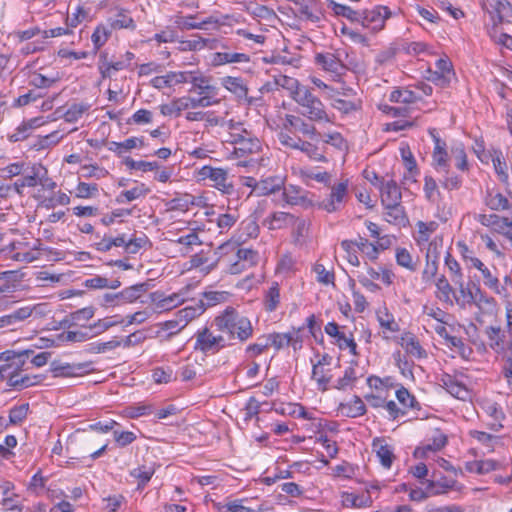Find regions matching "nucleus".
<instances>
[{
	"instance_id": "obj_31",
	"label": "nucleus",
	"mask_w": 512,
	"mask_h": 512,
	"mask_svg": "<svg viewBox=\"0 0 512 512\" xmlns=\"http://www.w3.org/2000/svg\"><path fill=\"white\" fill-rule=\"evenodd\" d=\"M446 443V436L439 433L433 438L432 443L416 448L414 451V456L417 458H426L428 457L429 453H434L441 450L446 445Z\"/></svg>"
},
{
	"instance_id": "obj_33",
	"label": "nucleus",
	"mask_w": 512,
	"mask_h": 512,
	"mask_svg": "<svg viewBox=\"0 0 512 512\" xmlns=\"http://www.w3.org/2000/svg\"><path fill=\"white\" fill-rule=\"evenodd\" d=\"M492 163L498 180L505 185H509L508 167L501 151L494 150Z\"/></svg>"
},
{
	"instance_id": "obj_9",
	"label": "nucleus",
	"mask_w": 512,
	"mask_h": 512,
	"mask_svg": "<svg viewBox=\"0 0 512 512\" xmlns=\"http://www.w3.org/2000/svg\"><path fill=\"white\" fill-rule=\"evenodd\" d=\"M314 59L316 65L325 72L330 73L334 79L340 78L345 73L346 66L334 53H316Z\"/></svg>"
},
{
	"instance_id": "obj_27",
	"label": "nucleus",
	"mask_w": 512,
	"mask_h": 512,
	"mask_svg": "<svg viewBox=\"0 0 512 512\" xmlns=\"http://www.w3.org/2000/svg\"><path fill=\"white\" fill-rule=\"evenodd\" d=\"M484 203L493 211H503L510 208V203L507 197L494 190H488L486 192Z\"/></svg>"
},
{
	"instance_id": "obj_53",
	"label": "nucleus",
	"mask_w": 512,
	"mask_h": 512,
	"mask_svg": "<svg viewBox=\"0 0 512 512\" xmlns=\"http://www.w3.org/2000/svg\"><path fill=\"white\" fill-rule=\"evenodd\" d=\"M331 106L343 114H349L360 108V101L346 99V97H338L333 99Z\"/></svg>"
},
{
	"instance_id": "obj_36",
	"label": "nucleus",
	"mask_w": 512,
	"mask_h": 512,
	"mask_svg": "<svg viewBox=\"0 0 512 512\" xmlns=\"http://www.w3.org/2000/svg\"><path fill=\"white\" fill-rule=\"evenodd\" d=\"M270 346H273L276 350H280L285 346L292 345L294 349L297 348V344L299 343L298 336L294 337L289 333H273L267 335Z\"/></svg>"
},
{
	"instance_id": "obj_30",
	"label": "nucleus",
	"mask_w": 512,
	"mask_h": 512,
	"mask_svg": "<svg viewBox=\"0 0 512 512\" xmlns=\"http://www.w3.org/2000/svg\"><path fill=\"white\" fill-rule=\"evenodd\" d=\"M340 411L346 417L357 418L366 413V406L360 397L354 396L349 402L340 405Z\"/></svg>"
},
{
	"instance_id": "obj_32",
	"label": "nucleus",
	"mask_w": 512,
	"mask_h": 512,
	"mask_svg": "<svg viewBox=\"0 0 512 512\" xmlns=\"http://www.w3.org/2000/svg\"><path fill=\"white\" fill-rule=\"evenodd\" d=\"M485 413L492 418L490 423L491 429L499 431L502 427V421L505 419V414L502 409L495 402H486L483 405Z\"/></svg>"
},
{
	"instance_id": "obj_41",
	"label": "nucleus",
	"mask_w": 512,
	"mask_h": 512,
	"mask_svg": "<svg viewBox=\"0 0 512 512\" xmlns=\"http://www.w3.org/2000/svg\"><path fill=\"white\" fill-rule=\"evenodd\" d=\"M445 266L447 267V269L450 272V277H451L452 282L455 285L460 286V288H463L464 280H463L462 269H461L458 261L451 255L450 252L446 253Z\"/></svg>"
},
{
	"instance_id": "obj_52",
	"label": "nucleus",
	"mask_w": 512,
	"mask_h": 512,
	"mask_svg": "<svg viewBox=\"0 0 512 512\" xmlns=\"http://www.w3.org/2000/svg\"><path fill=\"white\" fill-rule=\"evenodd\" d=\"M155 473V469L153 466H140L138 468L133 469L130 472V475L138 480V488H143L151 479L153 474Z\"/></svg>"
},
{
	"instance_id": "obj_46",
	"label": "nucleus",
	"mask_w": 512,
	"mask_h": 512,
	"mask_svg": "<svg viewBox=\"0 0 512 512\" xmlns=\"http://www.w3.org/2000/svg\"><path fill=\"white\" fill-rule=\"evenodd\" d=\"M312 273L314 274V277L316 279V281L320 284V285H324V286H329V285H332L334 286V280H335V275H334V272L332 270H328L326 269V267L322 264H315L312 268Z\"/></svg>"
},
{
	"instance_id": "obj_49",
	"label": "nucleus",
	"mask_w": 512,
	"mask_h": 512,
	"mask_svg": "<svg viewBox=\"0 0 512 512\" xmlns=\"http://www.w3.org/2000/svg\"><path fill=\"white\" fill-rule=\"evenodd\" d=\"M326 145H330L339 151L347 150V142L340 132L333 131L319 135Z\"/></svg>"
},
{
	"instance_id": "obj_16",
	"label": "nucleus",
	"mask_w": 512,
	"mask_h": 512,
	"mask_svg": "<svg viewBox=\"0 0 512 512\" xmlns=\"http://www.w3.org/2000/svg\"><path fill=\"white\" fill-rule=\"evenodd\" d=\"M45 304H36L32 308L25 307L15 311L12 314L0 317V328L14 325L18 321H22L30 317L33 312L37 314L44 313Z\"/></svg>"
},
{
	"instance_id": "obj_40",
	"label": "nucleus",
	"mask_w": 512,
	"mask_h": 512,
	"mask_svg": "<svg viewBox=\"0 0 512 512\" xmlns=\"http://www.w3.org/2000/svg\"><path fill=\"white\" fill-rule=\"evenodd\" d=\"M222 85L239 98L246 97L248 88L240 77L226 76L222 79Z\"/></svg>"
},
{
	"instance_id": "obj_44",
	"label": "nucleus",
	"mask_w": 512,
	"mask_h": 512,
	"mask_svg": "<svg viewBox=\"0 0 512 512\" xmlns=\"http://www.w3.org/2000/svg\"><path fill=\"white\" fill-rule=\"evenodd\" d=\"M420 97L412 90L407 88L395 89L390 93L389 100L395 103L411 104L419 100Z\"/></svg>"
},
{
	"instance_id": "obj_63",
	"label": "nucleus",
	"mask_w": 512,
	"mask_h": 512,
	"mask_svg": "<svg viewBox=\"0 0 512 512\" xmlns=\"http://www.w3.org/2000/svg\"><path fill=\"white\" fill-rule=\"evenodd\" d=\"M341 248L345 252V258L353 266H359L360 261L357 255L355 244L352 240H343L340 244Z\"/></svg>"
},
{
	"instance_id": "obj_26",
	"label": "nucleus",
	"mask_w": 512,
	"mask_h": 512,
	"mask_svg": "<svg viewBox=\"0 0 512 512\" xmlns=\"http://www.w3.org/2000/svg\"><path fill=\"white\" fill-rule=\"evenodd\" d=\"M145 145L144 138L131 137L123 142L111 141L108 143V150L114 152L118 156L128 152L134 148H142Z\"/></svg>"
},
{
	"instance_id": "obj_35",
	"label": "nucleus",
	"mask_w": 512,
	"mask_h": 512,
	"mask_svg": "<svg viewBox=\"0 0 512 512\" xmlns=\"http://www.w3.org/2000/svg\"><path fill=\"white\" fill-rule=\"evenodd\" d=\"M42 167H33L30 174L24 175L22 178L16 180L13 184V189L19 195L22 194V191L25 187H35L39 183V172Z\"/></svg>"
},
{
	"instance_id": "obj_5",
	"label": "nucleus",
	"mask_w": 512,
	"mask_h": 512,
	"mask_svg": "<svg viewBox=\"0 0 512 512\" xmlns=\"http://www.w3.org/2000/svg\"><path fill=\"white\" fill-rule=\"evenodd\" d=\"M191 89L189 92H196L199 95V99H201L206 107H210L216 105L220 102L218 99V88L211 84V78L205 76L199 71H195V74L192 78Z\"/></svg>"
},
{
	"instance_id": "obj_4",
	"label": "nucleus",
	"mask_w": 512,
	"mask_h": 512,
	"mask_svg": "<svg viewBox=\"0 0 512 512\" xmlns=\"http://www.w3.org/2000/svg\"><path fill=\"white\" fill-rule=\"evenodd\" d=\"M197 174L200 179L209 180L210 185L221 193L227 195L234 193V184L227 169L205 165L198 170Z\"/></svg>"
},
{
	"instance_id": "obj_55",
	"label": "nucleus",
	"mask_w": 512,
	"mask_h": 512,
	"mask_svg": "<svg viewBox=\"0 0 512 512\" xmlns=\"http://www.w3.org/2000/svg\"><path fill=\"white\" fill-rule=\"evenodd\" d=\"M90 108V105L87 103H74L72 104L64 114L65 121L69 123H73L78 121L82 115L87 112Z\"/></svg>"
},
{
	"instance_id": "obj_23",
	"label": "nucleus",
	"mask_w": 512,
	"mask_h": 512,
	"mask_svg": "<svg viewBox=\"0 0 512 512\" xmlns=\"http://www.w3.org/2000/svg\"><path fill=\"white\" fill-rule=\"evenodd\" d=\"M284 186V179L281 176H270L261 179L256 186V196H266L280 191Z\"/></svg>"
},
{
	"instance_id": "obj_48",
	"label": "nucleus",
	"mask_w": 512,
	"mask_h": 512,
	"mask_svg": "<svg viewBox=\"0 0 512 512\" xmlns=\"http://www.w3.org/2000/svg\"><path fill=\"white\" fill-rule=\"evenodd\" d=\"M74 193L79 199L95 198L99 195V186L96 183L79 182Z\"/></svg>"
},
{
	"instance_id": "obj_60",
	"label": "nucleus",
	"mask_w": 512,
	"mask_h": 512,
	"mask_svg": "<svg viewBox=\"0 0 512 512\" xmlns=\"http://www.w3.org/2000/svg\"><path fill=\"white\" fill-rule=\"evenodd\" d=\"M180 113L188 109L206 108L205 103L198 97L183 96L176 98Z\"/></svg>"
},
{
	"instance_id": "obj_12",
	"label": "nucleus",
	"mask_w": 512,
	"mask_h": 512,
	"mask_svg": "<svg viewBox=\"0 0 512 512\" xmlns=\"http://www.w3.org/2000/svg\"><path fill=\"white\" fill-rule=\"evenodd\" d=\"M155 310L166 311L171 310L184 301V297L180 293H172L165 295L162 291H156L149 295Z\"/></svg>"
},
{
	"instance_id": "obj_47",
	"label": "nucleus",
	"mask_w": 512,
	"mask_h": 512,
	"mask_svg": "<svg viewBox=\"0 0 512 512\" xmlns=\"http://www.w3.org/2000/svg\"><path fill=\"white\" fill-rule=\"evenodd\" d=\"M111 29H134L135 23L132 17L124 10L119 11L115 18L109 19Z\"/></svg>"
},
{
	"instance_id": "obj_34",
	"label": "nucleus",
	"mask_w": 512,
	"mask_h": 512,
	"mask_svg": "<svg viewBox=\"0 0 512 512\" xmlns=\"http://www.w3.org/2000/svg\"><path fill=\"white\" fill-rule=\"evenodd\" d=\"M328 8L333 11L336 16H341L351 22L358 23L360 11H356L347 5L337 3L334 0H327Z\"/></svg>"
},
{
	"instance_id": "obj_20",
	"label": "nucleus",
	"mask_w": 512,
	"mask_h": 512,
	"mask_svg": "<svg viewBox=\"0 0 512 512\" xmlns=\"http://www.w3.org/2000/svg\"><path fill=\"white\" fill-rule=\"evenodd\" d=\"M384 219L393 225L405 226L409 220L404 206L400 203L383 205Z\"/></svg>"
},
{
	"instance_id": "obj_13",
	"label": "nucleus",
	"mask_w": 512,
	"mask_h": 512,
	"mask_svg": "<svg viewBox=\"0 0 512 512\" xmlns=\"http://www.w3.org/2000/svg\"><path fill=\"white\" fill-rule=\"evenodd\" d=\"M194 15L188 16H175L174 23L181 30H192V29H208L209 26L218 27L221 22L218 18L210 16L201 22L194 21Z\"/></svg>"
},
{
	"instance_id": "obj_8",
	"label": "nucleus",
	"mask_w": 512,
	"mask_h": 512,
	"mask_svg": "<svg viewBox=\"0 0 512 512\" xmlns=\"http://www.w3.org/2000/svg\"><path fill=\"white\" fill-rule=\"evenodd\" d=\"M391 12L386 6H376L371 10L365 9L360 11V19L358 21L365 28H369L373 31L381 30L385 21L390 17Z\"/></svg>"
},
{
	"instance_id": "obj_57",
	"label": "nucleus",
	"mask_w": 512,
	"mask_h": 512,
	"mask_svg": "<svg viewBox=\"0 0 512 512\" xmlns=\"http://www.w3.org/2000/svg\"><path fill=\"white\" fill-rule=\"evenodd\" d=\"M395 257L398 265L410 271L416 270L417 262L413 260L412 255L406 248H397Z\"/></svg>"
},
{
	"instance_id": "obj_19",
	"label": "nucleus",
	"mask_w": 512,
	"mask_h": 512,
	"mask_svg": "<svg viewBox=\"0 0 512 512\" xmlns=\"http://www.w3.org/2000/svg\"><path fill=\"white\" fill-rule=\"evenodd\" d=\"M480 292L481 290H475L474 294L473 290H439L437 296L440 299L449 300L451 302L453 298L457 304L464 306L466 304L476 303L477 294Z\"/></svg>"
},
{
	"instance_id": "obj_62",
	"label": "nucleus",
	"mask_w": 512,
	"mask_h": 512,
	"mask_svg": "<svg viewBox=\"0 0 512 512\" xmlns=\"http://www.w3.org/2000/svg\"><path fill=\"white\" fill-rule=\"evenodd\" d=\"M312 378L317 382L319 390L326 391L328 389L331 376L326 375L323 367L319 365H313Z\"/></svg>"
},
{
	"instance_id": "obj_58",
	"label": "nucleus",
	"mask_w": 512,
	"mask_h": 512,
	"mask_svg": "<svg viewBox=\"0 0 512 512\" xmlns=\"http://www.w3.org/2000/svg\"><path fill=\"white\" fill-rule=\"evenodd\" d=\"M301 189L294 185L288 187L283 186V200L289 205H299L304 201V197L300 195Z\"/></svg>"
},
{
	"instance_id": "obj_17",
	"label": "nucleus",
	"mask_w": 512,
	"mask_h": 512,
	"mask_svg": "<svg viewBox=\"0 0 512 512\" xmlns=\"http://www.w3.org/2000/svg\"><path fill=\"white\" fill-rule=\"evenodd\" d=\"M381 193V204L388 205L394 203H400L402 201L401 189L397 182L393 179L382 181L379 185Z\"/></svg>"
},
{
	"instance_id": "obj_3",
	"label": "nucleus",
	"mask_w": 512,
	"mask_h": 512,
	"mask_svg": "<svg viewBox=\"0 0 512 512\" xmlns=\"http://www.w3.org/2000/svg\"><path fill=\"white\" fill-rule=\"evenodd\" d=\"M214 324L221 332L227 333L230 338H237L246 341L253 334V327L250 320L240 315L232 307H227L219 316L214 319Z\"/></svg>"
},
{
	"instance_id": "obj_61",
	"label": "nucleus",
	"mask_w": 512,
	"mask_h": 512,
	"mask_svg": "<svg viewBox=\"0 0 512 512\" xmlns=\"http://www.w3.org/2000/svg\"><path fill=\"white\" fill-rule=\"evenodd\" d=\"M301 177L306 181L315 180L326 186L330 185L331 182V174L326 171L301 170Z\"/></svg>"
},
{
	"instance_id": "obj_11",
	"label": "nucleus",
	"mask_w": 512,
	"mask_h": 512,
	"mask_svg": "<svg viewBox=\"0 0 512 512\" xmlns=\"http://www.w3.org/2000/svg\"><path fill=\"white\" fill-rule=\"evenodd\" d=\"M224 341L222 336H214L207 328L197 333L195 349L204 353H215Z\"/></svg>"
},
{
	"instance_id": "obj_18",
	"label": "nucleus",
	"mask_w": 512,
	"mask_h": 512,
	"mask_svg": "<svg viewBox=\"0 0 512 512\" xmlns=\"http://www.w3.org/2000/svg\"><path fill=\"white\" fill-rule=\"evenodd\" d=\"M19 370H11L6 372V379L8 380V385L17 390H22L33 385H36L41 382L42 377L39 375H20L18 373Z\"/></svg>"
},
{
	"instance_id": "obj_15",
	"label": "nucleus",
	"mask_w": 512,
	"mask_h": 512,
	"mask_svg": "<svg viewBox=\"0 0 512 512\" xmlns=\"http://www.w3.org/2000/svg\"><path fill=\"white\" fill-rule=\"evenodd\" d=\"M477 220L483 226L491 227L495 232L505 236L508 229L512 228V220L497 214H479Z\"/></svg>"
},
{
	"instance_id": "obj_6",
	"label": "nucleus",
	"mask_w": 512,
	"mask_h": 512,
	"mask_svg": "<svg viewBox=\"0 0 512 512\" xmlns=\"http://www.w3.org/2000/svg\"><path fill=\"white\" fill-rule=\"evenodd\" d=\"M348 198V180L341 181L331 187L329 196L317 204L319 209L334 213L341 209Z\"/></svg>"
},
{
	"instance_id": "obj_14",
	"label": "nucleus",
	"mask_w": 512,
	"mask_h": 512,
	"mask_svg": "<svg viewBox=\"0 0 512 512\" xmlns=\"http://www.w3.org/2000/svg\"><path fill=\"white\" fill-rule=\"evenodd\" d=\"M295 221L296 216L294 214L284 211H275L270 213L263 220L262 224L269 230H280L292 227Z\"/></svg>"
},
{
	"instance_id": "obj_50",
	"label": "nucleus",
	"mask_w": 512,
	"mask_h": 512,
	"mask_svg": "<svg viewBox=\"0 0 512 512\" xmlns=\"http://www.w3.org/2000/svg\"><path fill=\"white\" fill-rule=\"evenodd\" d=\"M148 237L144 234L137 237L136 235L129 236L126 243L125 252L128 254H137L141 249L150 246Z\"/></svg>"
},
{
	"instance_id": "obj_42",
	"label": "nucleus",
	"mask_w": 512,
	"mask_h": 512,
	"mask_svg": "<svg viewBox=\"0 0 512 512\" xmlns=\"http://www.w3.org/2000/svg\"><path fill=\"white\" fill-rule=\"evenodd\" d=\"M297 150L304 153L310 160L323 163L328 161L324 153L319 151L318 146L309 141L301 139Z\"/></svg>"
},
{
	"instance_id": "obj_25",
	"label": "nucleus",
	"mask_w": 512,
	"mask_h": 512,
	"mask_svg": "<svg viewBox=\"0 0 512 512\" xmlns=\"http://www.w3.org/2000/svg\"><path fill=\"white\" fill-rule=\"evenodd\" d=\"M249 61L250 57L245 53L216 52L211 58L213 66H221L228 63H247Z\"/></svg>"
},
{
	"instance_id": "obj_64",
	"label": "nucleus",
	"mask_w": 512,
	"mask_h": 512,
	"mask_svg": "<svg viewBox=\"0 0 512 512\" xmlns=\"http://www.w3.org/2000/svg\"><path fill=\"white\" fill-rule=\"evenodd\" d=\"M357 376L355 369L353 367H348L344 371L343 377L339 378L334 385V388L338 390H345L348 387H351L353 383L356 381Z\"/></svg>"
},
{
	"instance_id": "obj_38",
	"label": "nucleus",
	"mask_w": 512,
	"mask_h": 512,
	"mask_svg": "<svg viewBox=\"0 0 512 512\" xmlns=\"http://www.w3.org/2000/svg\"><path fill=\"white\" fill-rule=\"evenodd\" d=\"M401 346L408 354L418 359L425 358L427 356L426 351L412 334H406L402 337Z\"/></svg>"
},
{
	"instance_id": "obj_28",
	"label": "nucleus",
	"mask_w": 512,
	"mask_h": 512,
	"mask_svg": "<svg viewBox=\"0 0 512 512\" xmlns=\"http://www.w3.org/2000/svg\"><path fill=\"white\" fill-rule=\"evenodd\" d=\"M439 381L447 392L456 398L461 399L467 393L465 386L459 383L454 376L448 373H442Z\"/></svg>"
},
{
	"instance_id": "obj_51",
	"label": "nucleus",
	"mask_w": 512,
	"mask_h": 512,
	"mask_svg": "<svg viewBox=\"0 0 512 512\" xmlns=\"http://www.w3.org/2000/svg\"><path fill=\"white\" fill-rule=\"evenodd\" d=\"M196 197L191 194H183L173 198L169 205L171 210L188 211L191 206L196 205Z\"/></svg>"
},
{
	"instance_id": "obj_29",
	"label": "nucleus",
	"mask_w": 512,
	"mask_h": 512,
	"mask_svg": "<svg viewBox=\"0 0 512 512\" xmlns=\"http://www.w3.org/2000/svg\"><path fill=\"white\" fill-rule=\"evenodd\" d=\"M469 435L482 445L483 453L493 452L495 447L500 443V438L498 436L488 434L483 431L471 430Z\"/></svg>"
},
{
	"instance_id": "obj_37",
	"label": "nucleus",
	"mask_w": 512,
	"mask_h": 512,
	"mask_svg": "<svg viewBox=\"0 0 512 512\" xmlns=\"http://www.w3.org/2000/svg\"><path fill=\"white\" fill-rule=\"evenodd\" d=\"M376 317L382 329L392 333L400 331L399 324L395 321L393 314H391L386 307H380L376 311Z\"/></svg>"
},
{
	"instance_id": "obj_54",
	"label": "nucleus",
	"mask_w": 512,
	"mask_h": 512,
	"mask_svg": "<svg viewBox=\"0 0 512 512\" xmlns=\"http://www.w3.org/2000/svg\"><path fill=\"white\" fill-rule=\"evenodd\" d=\"M486 335L490 341V347L492 349L499 351L504 348V335L500 327H487Z\"/></svg>"
},
{
	"instance_id": "obj_10",
	"label": "nucleus",
	"mask_w": 512,
	"mask_h": 512,
	"mask_svg": "<svg viewBox=\"0 0 512 512\" xmlns=\"http://www.w3.org/2000/svg\"><path fill=\"white\" fill-rule=\"evenodd\" d=\"M92 371L91 363H63L52 364L55 377H79Z\"/></svg>"
},
{
	"instance_id": "obj_2",
	"label": "nucleus",
	"mask_w": 512,
	"mask_h": 512,
	"mask_svg": "<svg viewBox=\"0 0 512 512\" xmlns=\"http://www.w3.org/2000/svg\"><path fill=\"white\" fill-rule=\"evenodd\" d=\"M284 81L291 89L292 99L302 108L301 114L312 122L332 123L323 102L311 90L293 78L284 77Z\"/></svg>"
},
{
	"instance_id": "obj_43",
	"label": "nucleus",
	"mask_w": 512,
	"mask_h": 512,
	"mask_svg": "<svg viewBox=\"0 0 512 512\" xmlns=\"http://www.w3.org/2000/svg\"><path fill=\"white\" fill-rule=\"evenodd\" d=\"M368 275L371 280L378 281L383 285L390 286L393 285L394 273L382 266H378L376 268H369Z\"/></svg>"
},
{
	"instance_id": "obj_24",
	"label": "nucleus",
	"mask_w": 512,
	"mask_h": 512,
	"mask_svg": "<svg viewBox=\"0 0 512 512\" xmlns=\"http://www.w3.org/2000/svg\"><path fill=\"white\" fill-rule=\"evenodd\" d=\"M141 290H122L118 293H107L104 295L103 305L106 307L119 305L121 303L133 302L138 298L142 297L141 294H135Z\"/></svg>"
},
{
	"instance_id": "obj_7",
	"label": "nucleus",
	"mask_w": 512,
	"mask_h": 512,
	"mask_svg": "<svg viewBox=\"0 0 512 512\" xmlns=\"http://www.w3.org/2000/svg\"><path fill=\"white\" fill-rule=\"evenodd\" d=\"M224 300V291H204L203 298L199 300V305L197 307L188 306L182 309L179 313L181 317H183L185 321L188 322L189 320L201 315L206 309V307L214 306Z\"/></svg>"
},
{
	"instance_id": "obj_1",
	"label": "nucleus",
	"mask_w": 512,
	"mask_h": 512,
	"mask_svg": "<svg viewBox=\"0 0 512 512\" xmlns=\"http://www.w3.org/2000/svg\"><path fill=\"white\" fill-rule=\"evenodd\" d=\"M229 138L226 142L234 145L233 153L237 158H243L239 161L238 165L243 167H254L263 158H259L258 154L261 152L262 145L260 140L253 136L251 132L242 127L241 123H234L232 120L228 123Z\"/></svg>"
},
{
	"instance_id": "obj_56",
	"label": "nucleus",
	"mask_w": 512,
	"mask_h": 512,
	"mask_svg": "<svg viewBox=\"0 0 512 512\" xmlns=\"http://www.w3.org/2000/svg\"><path fill=\"white\" fill-rule=\"evenodd\" d=\"M424 193L427 200L431 203H436L440 197L438 185L432 176L426 175L424 178Z\"/></svg>"
},
{
	"instance_id": "obj_39",
	"label": "nucleus",
	"mask_w": 512,
	"mask_h": 512,
	"mask_svg": "<svg viewBox=\"0 0 512 512\" xmlns=\"http://www.w3.org/2000/svg\"><path fill=\"white\" fill-rule=\"evenodd\" d=\"M124 323L120 316L105 317L98 320L93 325L89 326L88 330L92 333L93 337L100 335L116 325Z\"/></svg>"
},
{
	"instance_id": "obj_21",
	"label": "nucleus",
	"mask_w": 512,
	"mask_h": 512,
	"mask_svg": "<svg viewBox=\"0 0 512 512\" xmlns=\"http://www.w3.org/2000/svg\"><path fill=\"white\" fill-rule=\"evenodd\" d=\"M33 353V350L26 349L20 352L12 350L4 351L0 354V360L9 362L4 366L9 367V371L20 370L26 363V359Z\"/></svg>"
},
{
	"instance_id": "obj_45",
	"label": "nucleus",
	"mask_w": 512,
	"mask_h": 512,
	"mask_svg": "<svg viewBox=\"0 0 512 512\" xmlns=\"http://www.w3.org/2000/svg\"><path fill=\"white\" fill-rule=\"evenodd\" d=\"M111 33V27L104 24H100L95 28L91 36V41L93 43L95 52L98 51L108 41Z\"/></svg>"
},
{
	"instance_id": "obj_59",
	"label": "nucleus",
	"mask_w": 512,
	"mask_h": 512,
	"mask_svg": "<svg viewBox=\"0 0 512 512\" xmlns=\"http://www.w3.org/2000/svg\"><path fill=\"white\" fill-rule=\"evenodd\" d=\"M149 189L146 188L144 184L138 185L130 190H126L121 192L119 197L117 198L118 202H123V198L127 202H131L133 200H136L140 197H144L148 194Z\"/></svg>"
},
{
	"instance_id": "obj_22",
	"label": "nucleus",
	"mask_w": 512,
	"mask_h": 512,
	"mask_svg": "<svg viewBox=\"0 0 512 512\" xmlns=\"http://www.w3.org/2000/svg\"><path fill=\"white\" fill-rule=\"evenodd\" d=\"M373 450L376 452L381 465L387 469L392 466L395 458L393 448L388 445L384 439L376 438L373 440Z\"/></svg>"
}]
</instances>
